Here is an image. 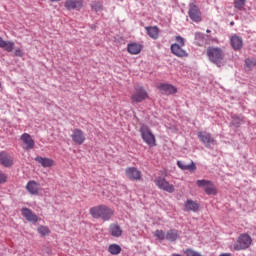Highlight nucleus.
Instances as JSON below:
<instances>
[{
  "instance_id": "25",
  "label": "nucleus",
  "mask_w": 256,
  "mask_h": 256,
  "mask_svg": "<svg viewBox=\"0 0 256 256\" xmlns=\"http://www.w3.org/2000/svg\"><path fill=\"white\" fill-rule=\"evenodd\" d=\"M147 35L151 39H159V27L157 26H147L145 28Z\"/></svg>"
},
{
  "instance_id": "13",
  "label": "nucleus",
  "mask_w": 256,
  "mask_h": 256,
  "mask_svg": "<svg viewBox=\"0 0 256 256\" xmlns=\"http://www.w3.org/2000/svg\"><path fill=\"white\" fill-rule=\"evenodd\" d=\"M21 213L24 219H26V221L29 223H37V221H39V216H37V214L27 207L22 208Z\"/></svg>"
},
{
  "instance_id": "41",
  "label": "nucleus",
  "mask_w": 256,
  "mask_h": 256,
  "mask_svg": "<svg viewBox=\"0 0 256 256\" xmlns=\"http://www.w3.org/2000/svg\"><path fill=\"white\" fill-rule=\"evenodd\" d=\"M0 91H3V87L1 86V82H0Z\"/></svg>"
},
{
  "instance_id": "31",
  "label": "nucleus",
  "mask_w": 256,
  "mask_h": 256,
  "mask_svg": "<svg viewBox=\"0 0 256 256\" xmlns=\"http://www.w3.org/2000/svg\"><path fill=\"white\" fill-rule=\"evenodd\" d=\"M246 1L247 0H234L235 9H239L241 11V9H243V7H245Z\"/></svg>"
},
{
  "instance_id": "24",
  "label": "nucleus",
  "mask_w": 256,
  "mask_h": 256,
  "mask_svg": "<svg viewBox=\"0 0 256 256\" xmlns=\"http://www.w3.org/2000/svg\"><path fill=\"white\" fill-rule=\"evenodd\" d=\"M109 233L112 237H121V235H123V230L118 224L112 223L109 226Z\"/></svg>"
},
{
  "instance_id": "7",
  "label": "nucleus",
  "mask_w": 256,
  "mask_h": 256,
  "mask_svg": "<svg viewBox=\"0 0 256 256\" xmlns=\"http://www.w3.org/2000/svg\"><path fill=\"white\" fill-rule=\"evenodd\" d=\"M154 183L159 189L166 191V193H175V186L161 176L155 178Z\"/></svg>"
},
{
  "instance_id": "8",
  "label": "nucleus",
  "mask_w": 256,
  "mask_h": 256,
  "mask_svg": "<svg viewBox=\"0 0 256 256\" xmlns=\"http://www.w3.org/2000/svg\"><path fill=\"white\" fill-rule=\"evenodd\" d=\"M198 139L205 145V147H211V145H215L216 141L211 133L200 131L197 133Z\"/></svg>"
},
{
  "instance_id": "9",
  "label": "nucleus",
  "mask_w": 256,
  "mask_h": 256,
  "mask_svg": "<svg viewBox=\"0 0 256 256\" xmlns=\"http://www.w3.org/2000/svg\"><path fill=\"white\" fill-rule=\"evenodd\" d=\"M20 140L22 141L24 149H26V151H31V149H35V140H33V137H31L30 134L23 133L20 137Z\"/></svg>"
},
{
  "instance_id": "2",
  "label": "nucleus",
  "mask_w": 256,
  "mask_h": 256,
  "mask_svg": "<svg viewBox=\"0 0 256 256\" xmlns=\"http://www.w3.org/2000/svg\"><path fill=\"white\" fill-rule=\"evenodd\" d=\"M206 55L211 63L221 67L223 65V60L225 59V52L219 47L210 46L206 50Z\"/></svg>"
},
{
  "instance_id": "16",
  "label": "nucleus",
  "mask_w": 256,
  "mask_h": 256,
  "mask_svg": "<svg viewBox=\"0 0 256 256\" xmlns=\"http://www.w3.org/2000/svg\"><path fill=\"white\" fill-rule=\"evenodd\" d=\"M0 163L3 167H13V157L9 155L7 152H0Z\"/></svg>"
},
{
  "instance_id": "21",
  "label": "nucleus",
  "mask_w": 256,
  "mask_h": 256,
  "mask_svg": "<svg viewBox=\"0 0 256 256\" xmlns=\"http://www.w3.org/2000/svg\"><path fill=\"white\" fill-rule=\"evenodd\" d=\"M26 190L30 195H39V183L35 180H30L26 185Z\"/></svg>"
},
{
  "instance_id": "38",
  "label": "nucleus",
  "mask_w": 256,
  "mask_h": 256,
  "mask_svg": "<svg viewBox=\"0 0 256 256\" xmlns=\"http://www.w3.org/2000/svg\"><path fill=\"white\" fill-rule=\"evenodd\" d=\"M195 37L196 39H201V37H203V34L198 32L195 34Z\"/></svg>"
},
{
  "instance_id": "27",
  "label": "nucleus",
  "mask_w": 256,
  "mask_h": 256,
  "mask_svg": "<svg viewBox=\"0 0 256 256\" xmlns=\"http://www.w3.org/2000/svg\"><path fill=\"white\" fill-rule=\"evenodd\" d=\"M108 253L111 255H119V253H121V246H119V244H111L108 247Z\"/></svg>"
},
{
  "instance_id": "28",
  "label": "nucleus",
  "mask_w": 256,
  "mask_h": 256,
  "mask_svg": "<svg viewBox=\"0 0 256 256\" xmlns=\"http://www.w3.org/2000/svg\"><path fill=\"white\" fill-rule=\"evenodd\" d=\"M38 233L41 235V237H47V235H50L51 230L47 226H39L37 228Z\"/></svg>"
},
{
  "instance_id": "34",
  "label": "nucleus",
  "mask_w": 256,
  "mask_h": 256,
  "mask_svg": "<svg viewBox=\"0 0 256 256\" xmlns=\"http://www.w3.org/2000/svg\"><path fill=\"white\" fill-rule=\"evenodd\" d=\"M3 183H7V175L0 173V185Z\"/></svg>"
},
{
  "instance_id": "20",
  "label": "nucleus",
  "mask_w": 256,
  "mask_h": 256,
  "mask_svg": "<svg viewBox=\"0 0 256 256\" xmlns=\"http://www.w3.org/2000/svg\"><path fill=\"white\" fill-rule=\"evenodd\" d=\"M143 50V45L138 43H130L127 45V51L130 53V55H139L141 51Z\"/></svg>"
},
{
  "instance_id": "10",
  "label": "nucleus",
  "mask_w": 256,
  "mask_h": 256,
  "mask_svg": "<svg viewBox=\"0 0 256 256\" xmlns=\"http://www.w3.org/2000/svg\"><path fill=\"white\" fill-rule=\"evenodd\" d=\"M64 7L67 11H81V9H83V0H66Z\"/></svg>"
},
{
  "instance_id": "33",
  "label": "nucleus",
  "mask_w": 256,
  "mask_h": 256,
  "mask_svg": "<svg viewBox=\"0 0 256 256\" xmlns=\"http://www.w3.org/2000/svg\"><path fill=\"white\" fill-rule=\"evenodd\" d=\"M14 55H15V57H23V55H25V53H24L23 50H21L20 48H17V49L14 51Z\"/></svg>"
},
{
  "instance_id": "30",
  "label": "nucleus",
  "mask_w": 256,
  "mask_h": 256,
  "mask_svg": "<svg viewBox=\"0 0 256 256\" xmlns=\"http://www.w3.org/2000/svg\"><path fill=\"white\" fill-rule=\"evenodd\" d=\"M2 49H5V51H7L8 53H11V51H13V49H15V43L12 41H6L4 47H2Z\"/></svg>"
},
{
  "instance_id": "18",
  "label": "nucleus",
  "mask_w": 256,
  "mask_h": 256,
  "mask_svg": "<svg viewBox=\"0 0 256 256\" xmlns=\"http://www.w3.org/2000/svg\"><path fill=\"white\" fill-rule=\"evenodd\" d=\"M179 237H181V232L177 229H170L166 232V241L170 243H175Z\"/></svg>"
},
{
  "instance_id": "32",
  "label": "nucleus",
  "mask_w": 256,
  "mask_h": 256,
  "mask_svg": "<svg viewBox=\"0 0 256 256\" xmlns=\"http://www.w3.org/2000/svg\"><path fill=\"white\" fill-rule=\"evenodd\" d=\"M196 184L198 187H202L203 189H205L207 185H209V180H205V179L197 180Z\"/></svg>"
},
{
  "instance_id": "12",
  "label": "nucleus",
  "mask_w": 256,
  "mask_h": 256,
  "mask_svg": "<svg viewBox=\"0 0 256 256\" xmlns=\"http://www.w3.org/2000/svg\"><path fill=\"white\" fill-rule=\"evenodd\" d=\"M71 139L76 145H83L85 143V133H83V130L76 128L72 132Z\"/></svg>"
},
{
  "instance_id": "39",
  "label": "nucleus",
  "mask_w": 256,
  "mask_h": 256,
  "mask_svg": "<svg viewBox=\"0 0 256 256\" xmlns=\"http://www.w3.org/2000/svg\"><path fill=\"white\" fill-rule=\"evenodd\" d=\"M52 3H59L61 0H50Z\"/></svg>"
},
{
  "instance_id": "14",
  "label": "nucleus",
  "mask_w": 256,
  "mask_h": 256,
  "mask_svg": "<svg viewBox=\"0 0 256 256\" xmlns=\"http://www.w3.org/2000/svg\"><path fill=\"white\" fill-rule=\"evenodd\" d=\"M158 89L162 95H175L177 87L172 84H159Z\"/></svg>"
},
{
  "instance_id": "4",
  "label": "nucleus",
  "mask_w": 256,
  "mask_h": 256,
  "mask_svg": "<svg viewBox=\"0 0 256 256\" xmlns=\"http://www.w3.org/2000/svg\"><path fill=\"white\" fill-rule=\"evenodd\" d=\"M251 243H253V239L249 234H241L234 244V251H244L245 249H249Z\"/></svg>"
},
{
  "instance_id": "19",
  "label": "nucleus",
  "mask_w": 256,
  "mask_h": 256,
  "mask_svg": "<svg viewBox=\"0 0 256 256\" xmlns=\"http://www.w3.org/2000/svg\"><path fill=\"white\" fill-rule=\"evenodd\" d=\"M177 166L182 171H190V173H193V171H197V166H195V162L191 161L190 164H185V162L179 160L177 161Z\"/></svg>"
},
{
  "instance_id": "15",
  "label": "nucleus",
  "mask_w": 256,
  "mask_h": 256,
  "mask_svg": "<svg viewBox=\"0 0 256 256\" xmlns=\"http://www.w3.org/2000/svg\"><path fill=\"white\" fill-rule=\"evenodd\" d=\"M189 17L192 21H195V23H199L201 21V11L197 5H190Z\"/></svg>"
},
{
  "instance_id": "36",
  "label": "nucleus",
  "mask_w": 256,
  "mask_h": 256,
  "mask_svg": "<svg viewBox=\"0 0 256 256\" xmlns=\"http://www.w3.org/2000/svg\"><path fill=\"white\" fill-rule=\"evenodd\" d=\"M5 43H6V41L3 40L2 37H0V47H1L2 49H3V47H5Z\"/></svg>"
},
{
  "instance_id": "26",
  "label": "nucleus",
  "mask_w": 256,
  "mask_h": 256,
  "mask_svg": "<svg viewBox=\"0 0 256 256\" xmlns=\"http://www.w3.org/2000/svg\"><path fill=\"white\" fill-rule=\"evenodd\" d=\"M206 195H216L217 187L211 181H209L208 185L204 188Z\"/></svg>"
},
{
  "instance_id": "35",
  "label": "nucleus",
  "mask_w": 256,
  "mask_h": 256,
  "mask_svg": "<svg viewBox=\"0 0 256 256\" xmlns=\"http://www.w3.org/2000/svg\"><path fill=\"white\" fill-rule=\"evenodd\" d=\"M95 5L96 6H92L95 11H101V9H103V5H101V3L96 2Z\"/></svg>"
},
{
  "instance_id": "6",
  "label": "nucleus",
  "mask_w": 256,
  "mask_h": 256,
  "mask_svg": "<svg viewBox=\"0 0 256 256\" xmlns=\"http://www.w3.org/2000/svg\"><path fill=\"white\" fill-rule=\"evenodd\" d=\"M146 99H149V93L141 86L135 88V92L131 96L132 103H143Z\"/></svg>"
},
{
  "instance_id": "5",
  "label": "nucleus",
  "mask_w": 256,
  "mask_h": 256,
  "mask_svg": "<svg viewBox=\"0 0 256 256\" xmlns=\"http://www.w3.org/2000/svg\"><path fill=\"white\" fill-rule=\"evenodd\" d=\"M139 132L146 145H149V147H155V145H157L155 135H153V132H151V129H149L147 126H141Z\"/></svg>"
},
{
  "instance_id": "22",
  "label": "nucleus",
  "mask_w": 256,
  "mask_h": 256,
  "mask_svg": "<svg viewBox=\"0 0 256 256\" xmlns=\"http://www.w3.org/2000/svg\"><path fill=\"white\" fill-rule=\"evenodd\" d=\"M35 161L45 168L53 167V165H55V161L53 159L47 158V157L38 156L35 158Z\"/></svg>"
},
{
  "instance_id": "29",
  "label": "nucleus",
  "mask_w": 256,
  "mask_h": 256,
  "mask_svg": "<svg viewBox=\"0 0 256 256\" xmlns=\"http://www.w3.org/2000/svg\"><path fill=\"white\" fill-rule=\"evenodd\" d=\"M154 235L159 239V241H165V239H167V233L163 230H156Z\"/></svg>"
},
{
  "instance_id": "23",
  "label": "nucleus",
  "mask_w": 256,
  "mask_h": 256,
  "mask_svg": "<svg viewBox=\"0 0 256 256\" xmlns=\"http://www.w3.org/2000/svg\"><path fill=\"white\" fill-rule=\"evenodd\" d=\"M199 203H197L196 201H193L191 199H188L185 203H184V211H193L194 213L199 211Z\"/></svg>"
},
{
  "instance_id": "11",
  "label": "nucleus",
  "mask_w": 256,
  "mask_h": 256,
  "mask_svg": "<svg viewBox=\"0 0 256 256\" xmlns=\"http://www.w3.org/2000/svg\"><path fill=\"white\" fill-rule=\"evenodd\" d=\"M125 173L131 181H141L142 179L141 171L135 167L126 168Z\"/></svg>"
},
{
  "instance_id": "40",
  "label": "nucleus",
  "mask_w": 256,
  "mask_h": 256,
  "mask_svg": "<svg viewBox=\"0 0 256 256\" xmlns=\"http://www.w3.org/2000/svg\"><path fill=\"white\" fill-rule=\"evenodd\" d=\"M230 25H231V27H233V25H235V22H231Z\"/></svg>"
},
{
  "instance_id": "42",
  "label": "nucleus",
  "mask_w": 256,
  "mask_h": 256,
  "mask_svg": "<svg viewBox=\"0 0 256 256\" xmlns=\"http://www.w3.org/2000/svg\"><path fill=\"white\" fill-rule=\"evenodd\" d=\"M206 32H207V33H211V30L208 29V30H206Z\"/></svg>"
},
{
  "instance_id": "3",
  "label": "nucleus",
  "mask_w": 256,
  "mask_h": 256,
  "mask_svg": "<svg viewBox=\"0 0 256 256\" xmlns=\"http://www.w3.org/2000/svg\"><path fill=\"white\" fill-rule=\"evenodd\" d=\"M177 43H174L171 45V53L175 55L176 57H180V59H183V57H189V53L186 52L183 47H185V39L181 36H176Z\"/></svg>"
},
{
  "instance_id": "17",
  "label": "nucleus",
  "mask_w": 256,
  "mask_h": 256,
  "mask_svg": "<svg viewBox=\"0 0 256 256\" xmlns=\"http://www.w3.org/2000/svg\"><path fill=\"white\" fill-rule=\"evenodd\" d=\"M230 43L234 51H241V49H243V38L237 35L231 36Z\"/></svg>"
},
{
  "instance_id": "1",
  "label": "nucleus",
  "mask_w": 256,
  "mask_h": 256,
  "mask_svg": "<svg viewBox=\"0 0 256 256\" xmlns=\"http://www.w3.org/2000/svg\"><path fill=\"white\" fill-rule=\"evenodd\" d=\"M89 213L93 219H101L104 222L111 221L115 215V210L105 204L93 206L89 209Z\"/></svg>"
},
{
  "instance_id": "37",
  "label": "nucleus",
  "mask_w": 256,
  "mask_h": 256,
  "mask_svg": "<svg viewBox=\"0 0 256 256\" xmlns=\"http://www.w3.org/2000/svg\"><path fill=\"white\" fill-rule=\"evenodd\" d=\"M238 121H243V118H236ZM234 119L233 120V125H239V122H237V120Z\"/></svg>"
}]
</instances>
